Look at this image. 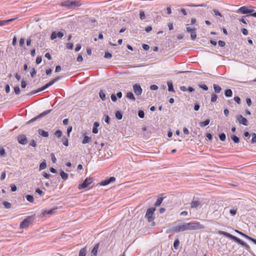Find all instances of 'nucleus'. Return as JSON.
<instances>
[{
  "label": "nucleus",
  "instance_id": "b1692460",
  "mask_svg": "<svg viewBox=\"0 0 256 256\" xmlns=\"http://www.w3.org/2000/svg\"><path fill=\"white\" fill-rule=\"evenodd\" d=\"M60 176L64 180H66L68 178V174L62 170L60 172Z\"/></svg>",
  "mask_w": 256,
  "mask_h": 256
},
{
  "label": "nucleus",
  "instance_id": "dca6fc26",
  "mask_svg": "<svg viewBox=\"0 0 256 256\" xmlns=\"http://www.w3.org/2000/svg\"><path fill=\"white\" fill-rule=\"evenodd\" d=\"M98 248H99V244L98 243L94 245V247L92 249V252H91V256H97V253H98Z\"/></svg>",
  "mask_w": 256,
  "mask_h": 256
},
{
  "label": "nucleus",
  "instance_id": "603ef678",
  "mask_svg": "<svg viewBox=\"0 0 256 256\" xmlns=\"http://www.w3.org/2000/svg\"><path fill=\"white\" fill-rule=\"evenodd\" d=\"M56 38H57L56 32H52L51 34V36H50L51 40H54V39H55Z\"/></svg>",
  "mask_w": 256,
  "mask_h": 256
},
{
  "label": "nucleus",
  "instance_id": "5701e85b",
  "mask_svg": "<svg viewBox=\"0 0 256 256\" xmlns=\"http://www.w3.org/2000/svg\"><path fill=\"white\" fill-rule=\"evenodd\" d=\"M224 94L226 97H231L232 95V92L230 89L226 90L225 91Z\"/></svg>",
  "mask_w": 256,
  "mask_h": 256
},
{
  "label": "nucleus",
  "instance_id": "0eeeda50",
  "mask_svg": "<svg viewBox=\"0 0 256 256\" xmlns=\"http://www.w3.org/2000/svg\"><path fill=\"white\" fill-rule=\"evenodd\" d=\"M52 110H46V111H44L43 112H42L41 114H40L39 115H38V116L32 118L31 120H30L29 121H28L27 122V124H30V123H32L34 122H35L36 120L44 116H46V114H48L50 112L52 111Z\"/></svg>",
  "mask_w": 256,
  "mask_h": 256
},
{
  "label": "nucleus",
  "instance_id": "e2e57ef3",
  "mask_svg": "<svg viewBox=\"0 0 256 256\" xmlns=\"http://www.w3.org/2000/svg\"><path fill=\"white\" fill-rule=\"evenodd\" d=\"M51 157H52V160L53 162V163H56V158L54 156V154H51Z\"/></svg>",
  "mask_w": 256,
  "mask_h": 256
},
{
  "label": "nucleus",
  "instance_id": "20e7f679",
  "mask_svg": "<svg viewBox=\"0 0 256 256\" xmlns=\"http://www.w3.org/2000/svg\"><path fill=\"white\" fill-rule=\"evenodd\" d=\"M34 216H27L23 221L20 224V228H26L28 227L30 223L34 220Z\"/></svg>",
  "mask_w": 256,
  "mask_h": 256
},
{
  "label": "nucleus",
  "instance_id": "e433bc0d",
  "mask_svg": "<svg viewBox=\"0 0 256 256\" xmlns=\"http://www.w3.org/2000/svg\"><path fill=\"white\" fill-rule=\"evenodd\" d=\"M219 138L220 140L224 142L226 140V136L224 133H222L219 134Z\"/></svg>",
  "mask_w": 256,
  "mask_h": 256
},
{
  "label": "nucleus",
  "instance_id": "de8ad7c7",
  "mask_svg": "<svg viewBox=\"0 0 256 256\" xmlns=\"http://www.w3.org/2000/svg\"><path fill=\"white\" fill-rule=\"evenodd\" d=\"M190 37L192 40H194L196 38V34L195 31L192 32L190 34Z\"/></svg>",
  "mask_w": 256,
  "mask_h": 256
},
{
  "label": "nucleus",
  "instance_id": "f03ea898",
  "mask_svg": "<svg viewBox=\"0 0 256 256\" xmlns=\"http://www.w3.org/2000/svg\"><path fill=\"white\" fill-rule=\"evenodd\" d=\"M218 233L220 234H222L227 238H230V239L234 240V242L238 243L239 244H241L242 246H244L246 248L250 251V246L245 242H243L242 240L240 239L239 238H237L236 236H234L232 234H231L230 233H228L227 232L222 231V230H219Z\"/></svg>",
  "mask_w": 256,
  "mask_h": 256
},
{
  "label": "nucleus",
  "instance_id": "6e6d98bb",
  "mask_svg": "<svg viewBox=\"0 0 256 256\" xmlns=\"http://www.w3.org/2000/svg\"><path fill=\"white\" fill-rule=\"evenodd\" d=\"M24 44V38H21L20 40V46L22 47H23Z\"/></svg>",
  "mask_w": 256,
  "mask_h": 256
},
{
  "label": "nucleus",
  "instance_id": "0e129e2a",
  "mask_svg": "<svg viewBox=\"0 0 256 256\" xmlns=\"http://www.w3.org/2000/svg\"><path fill=\"white\" fill-rule=\"evenodd\" d=\"M142 48L146 50H148L150 48V46L148 44H143L142 46Z\"/></svg>",
  "mask_w": 256,
  "mask_h": 256
},
{
  "label": "nucleus",
  "instance_id": "58836bf2",
  "mask_svg": "<svg viewBox=\"0 0 256 256\" xmlns=\"http://www.w3.org/2000/svg\"><path fill=\"white\" fill-rule=\"evenodd\" d=\"M186 26V31L188 32H192L195 31L196 30L195 28H190V26H189L188 24H187Z\"/></svg>",
  "mask_w": 256,
  "mask_h": 256
},
{
  "label": "nucleus",
  "instance_id": "2eb2a0df",
  "mask_svg": "<svg viewBox=\"0 0 256 256\" xmlns=\"http://www.w3.org/2000/svg\"><path fill=\"white\" fill-rule=\"evenodd\" d=\"M56 210V208L51 209L50 210H44L42 211L40 214V217L43 218L46 214H52Z\"/></svg>",
  "mask_w": 256,
  "mask_h": 256
},
{
  "label": "nucleus",
  "instance_id": "9d476101",
  "mask_svg": "<svg viewBox=\"0 0 256 256\" xmlns=\"http://www.w3.org/2000/svg\"><path fill=\"white\" fill-rule=\"evenodd\" d=\"M201 203L202 201L199 199L194 198L190 203V208H196L201 204Z\"/></svg>",
  "mask_w": 256,
  "mask_h": 256
},
{
  "label": "nucleus",
  "instance_id": "aec40b11",
  "mask_svg": "<svg viewBox=\"0 0 256 256\" xmlns=\"http://www.w3.org/2000/svg\"><path fill=\"white\" fill-rule=\"evenodd\" d=\"M213 86L215 92L219 94L222 90L221 87L220 86L216 84H214Z\"/></svg>",
  "mask_w": 256,
  "mask_h": 256
},
{
  "label": "nucleus",
  "instance_id": "bf43d9fd",
  "mask_svg": "<svg viewBox=\"0 0 256 256\" xmlns=\"http://www.w3.org/2000/svg\"><path fill=\"white\" fill-rule=\"evenodd\" d=\"M199 87L202 88L204 90H208V86L205 84H200Z\"/></svg>",
  "mask_w": 256,
  "mask_h": 256
},
{
  "label": "nucleus",
  "instance_id": "f3484780",
  "mask_svg": "<svg viewBox=\"0 0 256 256\" xmlns=\"http://www.w3.org/2000/svg\"><path fill=\"white\" fill-rule=\"evenodd\" d=\"M15 18H11L7 20H0V26L8 24L10 22L13 21Z\"/></svg>",
  "mask_w": 256,
  "mask_h": 256
},
{
  "label": "nucleus",
  "instance_id": "f704fd0d",
  "mask_svg": "<svg viewBox=\"0 0 256 256\" xmlns=\"http://www.w3.org/2000/svg\"><path fill=\"white\" fill-rule=\"evenodd\" d=\"M26 198L27 200L30 202H33L34 201V198L33 196L32 195H27L26 196Z\"/></svg>",
  "mask_w": 256,
  "mask_h": 256
},
{
  "label": "nucleus",
  "instance_id": "774afa93",
  "mask_svg": "<svg viewBox=\"0 0 256 256\" xmlns=\"http://www.w3.org/2000/svg\"><path fill=\"white\" fill-rule=\"evenodd\" d=\"M218 45L220 46V47H223L225 45V42H224L222 41V40H219L218 42Z\"/></svg>",
  "mask_w": 256,
  "mask_h": 256
},
{
  "label": "nucleus",
  "instance_id": "6ab92c4d",
  "mask_svg": "<svg viewBox=\"0 0 256 256\" xmlns=\"http://www.w3.org/2000/svg\"><path fill=\"white\" fill-rule=\"evenodd\" d=\"M38 134L41 135L42 136L47 138L48 136V132L44 131L42 130H38Z\"/></svg>",
  "mask_w": 256,
  "mask_h": 256
},
{
  "label": "nucleus",
  "instance_id": "a18cd8bd",
  "mask_svg": "<svg viewBox=\"0 0 256 256\" xmlns=\"http://www.w3.org/2000/svg\"><path fill=\"white\" fill-rule=\"evenodd\" d=\"M3 204L4 206V207L6 208H10L11 207V204L10 202H3Z\"/></svg>",
  "mask_w": 256,
  "mask_h": 256
},
{
  "label": "nucleus",
  "instance_id": "473e14b6",
  "mask_svg": "<svg viewBox=\"0 0 256 256\" xmlns=\"http://www.w3.org/2000/svg\"><path fill=\"white\" fill-rule=\"evenodd\" d=\"M42 89V88H38L37 90H33L32 92H30L28 93V96H32V94H36L38 92H42V91H43L44 90H41Z\"/></svg>",
  "mask_w": 256,
  "mask_h": 256
},
{
  "label": "nucleus",
  "instance_id": "9b49d317",
  "mask_svg": "<svg viewBox=\"0 0 256 256\" xmlns=\"http://www.w3.org/2000/svg\"><path fill=\"white\" fill-rule=\"evenodd\" d=\"M18 142L22 145H25L28 143V140L25 135L20 134L18 136Z\"/></svg>",
  "mask_w": 256,
  "mask_h": 256
},
{
  "label": "nucleus",
  "instance_id": "6e6552de",
  "mask_svg": "<svg viewBox=\"0 0 256 256\" xmlns=\"http://www.w3.org/2000/svg\"><path fill=\"white\" fill-rule=\"evenodd\" d=\"M92 182L93 180L92 178H87L82 184L78 185V188L80 190L85 188L90 185Z\"/></svg>",
  "mask_w": 256,
  "mask_h": 256
},
{
  "label": "nucleus",
  "instance_id": "7ed1b4c3",
  "mask_svg": "<svg viewBox=\"0 0 256 256\" xmlns=\"http://www.w3.org/2000/svg\"><path fill=\"white\" fill-rule=\"evenodd\" d=\"M82 5V3L79 0H66L61 4V6L68 8L74 9Z\"/></svg>",
  "mask_w": 256,
  "mask_h": 256
},
{
  "label": "nucleus",
  "instance_id": "f257e3e1",
  "mask_svg": "<svg viewBox=\"0 0 256 256\" xmlns=\"http://www.w3.org/2000/svg\"><path fill=\"white\" fill-rule=\"evenodd\" d=\"M204 226L198 222H185L182 224L178 225L174 228V231L176 232H184L186 230H197L204 229Z\"/></svg>",
  "mask_w": 256,
  "mask_h": 256
},
{
  "label": "nucleus",
  "instance_id": "bb28decb",
  "mask_svg": "<svg viewBox=\"0 0 256 256\" xmlns=\"http://www.w3.org/2000/svg\"><path fill=\"white\" fill-rule=\"evenodd\" d=\"M162 200H163L162 198H158L156 202L154 204V206H160L161 204Z\"/></svg>",
  "mask_w": 256,
  "mask_h": 256
},
{
  "label": "nucleus",
  "instance_id": "a19ab883",
  "mask_svg": "<svg viewBox=\"0 0 256 256\" xmlns=\"http://www.w3.org/2000/svg\"><path fill=\"white\" fill-rule=\"evenodd\" d=\"M237 212V208L231 209L230 210V214L232 216H234L236 214Z\"/></svg>",
  "mask_w": 256,
  "mask_h": 256
},
{
  "label": "nucleus",
  "instance_id": "c9c22d12",
  "mask_svg": "<svg viewBox=\"0 0 256 256\" xmlns=\"http://www.w3.org/2000/svg\"><path fill=\"white\" fill-rule=\"evenodd\" d=\"M62 132L60 130H57L54 133V135L58 138H60L62 136Z\"/></svg>",
  "mask_w": 256,
  "mask_h": 256
},
{
  "label": "nucleus",
  "instance_id": "2f4dec72",
  "mask_svg": "<svg viewBox=\"0 0 256 256\" xmlns=\"http://www.w3.org/2000/svg\"><path fill=\"white\" fill-rule=\"evenodd\" d=\"M231 138L235 143H238L240 142L239 138L235 135L232 136Z\"/></svg>",
  "mask_w": 256,
  "mask_h": 256
},
{
  "label": "nucleus",
  "instance_id": "72a5a7b5",
  "mask_svg": "<svg viewBox=\"0 0 256 256\" xmlns=\"http://www.w3.org/2000/svg\"><path fill=\"white\" fill-rule=\"evenodd\" d=\"M218 98V96L216 94H212L211 96V102H214L216 101Z\"/></svg>",
  "mask_w": 256,
  "mask_h": 256
},
{
  "label": "nucleus",
  "instance_id": "052dcab7",
  "mask_svg": "<svg viewBox=\"0 0 256 256\" xmlns=\"http://www.w3.org/2000/svg\"><path fill=\"white\" fill-rule=\"evenodd\" d=\"M242 32L244 36H247L248 34V31L245 28H243L242 29Z\"/></svg>",
  "mask_w": 256,
  "mask_h": 256
},
{
  "label": "nucleus",
  "instance_id": "a211bd4d",
  "mask_svg": "<svg viewBox=\"0 0 256 256\" xmlns=\"http://www.w3.org/2000/svg\"><path fill=\"white\" fill-rule=\"evenodd\" d=\"M100 98L104 101L106 100V91L104 90H100L99 92Z\"/></svg>",
  "mask_w": 256,
  "mask_h": 256
},
{
  "label": "nucleus",
  "instance_id": "1a4fd4ad",
  "mask_svg": "<svg viewBox=\"0 0 256 256\" xmlns=\"http://www.w3.org/2000/svg\"><path fill=\"white\" fill-rule=\"evenodd\" d=\"M61 78V77L60 76H57L55 78L51 80L49 82L46 84L45 86L42 87L41 90H45L46 88H48L49 86H52L53 84H54L56 82H58Z\"/></svg>",
  "mask_w": 256,
  "mask_h": 256
},
{
  "label": "nucleus",
  "instance_id": "4468645a",
  "mask_svg": "<svg viewBox=\"0 0 256 256\" xmlns=\"http://www.w3.org/2000/svg\"><path fill=\"white\" fill-rule=\"evenodd\" d=\"M116 180V178L114 176H112L110 178H109L106 179L104 180H102L100 182V184L102 186H106L108 184H109L114 182Z\"/></svg>",
  "mask_w": 256,
  "mask_h": 256
},
{
  "label": "nucleus",
  "instance_id": "69168bd1",
  "mask_svg": "<svg viewBox=\"0 0 256 256\" xmlns=\"http://www.w3.org/2000/svg\"><path fill=\"white\" fill-rule=\"evenodd\" d=\"M234 100L238 104H240V98L238 96H235L234 98Z\"/></svg>",
  "mask_w": 256,
  "mask_h": 256
},
{
  "label": "nucleus",
  "instance_id": "a878e982",
  "mask_svg": "<svg viewBox=\"0 0 256 256\" xmlns=\"http://www.w3.org/2000/svg\"><path fill=\"white\" fill-rule=\"evenodd\" d=\"M126 97L130 99V100H135V98L134 96V94L132 92H128L127 94H126Z\"/></svg>",
  "mask_w": 256,
  "mask_h": 256
},
{
  "label": "nucleus",
  "instance_id": "c756f323",
  "mask_svg": "<svg viewBox=\"0 0 256 256\" xmlns=\"http://www.w3.org/2000/svg\"><path fill=\"white\" fill-rule=\"evenodd\" d=\"M180 245V241L178 239H176L174 241V247L176 250H177Z\"/></svg>",
  "mask_w": 256,
  "mask_h": 256
},
{
  "label": "nucleus",
  "instance_id": "ddd939ff",
  "mask_svg": "<svg viewBox=\"0 0 256 256\" xmlns=\"http://www.w3.org/2000/svg\"><path fill=\"white\" fill-rule=\"evenodd\" d=\"M134 91L137 96H140L142 92V89L138 84H135L133 86Z\"/></svg>",
  "mask_w": 256,
  "mask_h": 256
},
{
  "label": "nucleus",
  "instance_id": "680f3d73",
  "mask_svg": "<svg viewBox=\"0 0 256 256\" xmlns=\"http://www.w3.org/2000/svg\"><path fill=\"white\" fill-rule=\"evenodd\" d=\"M150 90H156L158 89V86L156 84H152V85L150 86Z\"/></svg>",
  "mask_w": 256,
  "mask_h": 256
},
{
  "label": "nucleus",
  "instance_id": "393cba45",
  "mask_svg": "<svg viewBox=\"0 0 256 256\" xmlns=\"http://www.w3.org/2000/svg\"><path fill=\"white\" fill-rule=\"evenodd\" d=\"M46 168V161L42 162L40 165L39 170H42Z\"/></svg>",
  "mask_w": 256,
  "mask_h": 256
},
{
  "label": "nucleus",
  "instance_id": "8fccbe9b",
  "mask_svg": "<svg viewBox=\"0 0 256 256\" xmlns=\"http://www.w3.org/2000/svg\"><path fill=\"white\" fill-rule=\"evenodd\" d=\"M104 57L106 58L110 59L112 58V54L109 52H105Z\"/></svg>",
  "mask_w": 256,
  "mask_h": 256
},
{
  "label": "nucleus",
  "instance_id": "49530a36",
  "mask_svg": "<svg viewBox=\"0 0 256 256\" xmlns=\"http://www.w3.org/2000/svg\"><path fill=\"white\" fill-rule=\"evenodd\" d=\"M244 238H246L247 239L252 241L254 243L256 244V239H254V238H252L249 236L248 235H244Z\"/></svg>",
  "mask_w": 256,
  "mask_h": 256
},
{
  "label": "nucleus",
  "instance_id": "423d86ee",
  "mask_svg": "<svg viewBox=\"0 0 256 256\" xmlns=\"http://www.w3.org/2000/svg\"><path fill=\"white\" fill-rule=\"evenodd\" d=\"M254 12V10L252 7L242 6L238 8L237 11L238 13H240L242 14H248L252 13Z\"/></svg>",
  "mask_w": 256,
  "mask_h": 256
},
{
  "label": "nucleus",
  "instance_id": "7c9ffc66",
  "mask_svg": "<svg viewBox=\"0 0 256 256\" xmlns=\"http://www.w3.org/2000/svg\"><path fill=\"white\" fill-rule=\"evenodd\" d=\"M116 117L118 120H121L122 118V112L120 111H117L116 112Z\"/></svg>",
  "mask_w": 256,
  "mask_h": 256
},
{
  "label": "nucleus",
  "instance_id": "4c0bfd02",
  "mask_svg": "<svg viewBox=\"0 0 256 256\" xmlns=\"http://www.w3.org/2000/svg\"><path fill=\"white\" fill-rule=\"evenodd\" d=\"M62 142L64 146H68V142L66 138H62Z\"/></svg>",
  "mask_w": 256,
  "mask_h": 256
},
{
  "label": "nucleus",
  "instance_id": "338daca9",
  "mask_svg": "<svg viewBox=\"0 0 256 256\" xmlns=\"http://www.w3.org/2000/svg\"><path fill=\"white\" fill-rule=\"evenodd\" d=\"M81 45L80 44H77L76 46V48H75V51L76 52H78L81 48Z\"/></svg>",
  "mask_w": 256,
  "mask_h": 256
},
{
  "label": "nucleus",
  "instance_id": "f8f14e48",
  "mask_svg": "<svg viewBox=\"0 0 256 256\" xmlns=\"http://www.w3.org/2000/svg\"><path fill=\"white\" fill-rule=\"evenodd\" d=\"M236 120L240 124H242L244 126L248 125V121L247 119L243 117L242 115H238L236 116Z\"/></svg>",
  "mask_w": 256,
  "mask_h": 256
},
{
  "label": "nucleus",
  "instance_id": "4d7b16f0",
  "mask_svg": "<svg viewBox=\"0 0 256 256\" xmlns=\"http://www.w3.org/2000/svg\"><path fill=\"white\" fill-rule=\"evenodd\" d=\"M42 60V58L41 56H38L36 59V64H40Z\"/></svg>",
  "mask_w": 256,
  "mask_h": 256
},
{
  "label": "nucleus",
  "instance_id": "5fc2aeb1",
  "mask_svg": "<svg viewBox=\"0 0 256 256\" xmlns=\"http://www.w3.org/2000/svg\"><path fill=\"white\" fill-rule=\"evenodd\" d=\"M12 192H16L17 190V188L15 184H12L10 186Z\"/></svg>",
  "mask_w": 256,
  "mask_h": 256
},
{
  "label": "nucleus",
  "instance_id": "13d9d810",
  "mask_svg": "<svg viewBox=\"0 0 256 256\" xmlns=\"http://www.w3.org/2000/svg\"><path fill=\"white\" fill-rule=\"evenodd\" d=\"M36 70L34 68H32V71L30 72V76L32 78H33L36 74Z\"/></svg>",
  "mask_w": 256,
  "mask_h": 256
},
{
  "label": "nucleus",
  "instance_id": "3c124183",
  "mask_svg": "<svg viewBox=\"0 0 256 256\" xmlns=\"http://www.w3.org/2000/svg\"><path fill=\"white\" fill-rule=\"evenodd\" d=\"M140 18L142 20H143L145 18L146 16H145V14H144V11H140Z\"/></svg>",
  "mask_w": 256,
  "mask_h": 256
},
{
  "label": "nucleus",
  "instance_id": "4be33fe9",
  "mask_svg": "<svg viewBox=\"0 0 256 256\" xmlns=\"http://www.w3.org/2000/svg\"><path fill=\"white\" fill-rule=\"evenodd\" d=\"M210 122V120L209 119H208L204 122H200V126L201 127H204L208 125Z\"/></svg>",
  "mask_w": 256,
  "mask_h": 256
},
{
  "label": "nucleus",
  "instance_id": "cd10ccee",
  "mask_svg": "<svg viewBox=\"0 0 256 256\" xmlns=\"http://www.w3.org/2000/svg\"><path fill=\"white\" fill-rule=\"evenodd\" d=\"M86 250L85 248H82L79 253L78 256H86Z\"/></svg>",
  "mask_w": 256,
  "mask_h": 256
},
{
  "label": "nucleus",
  "instance_id": "37998d69",
  "mask_svg": "<svg viewBox=\"0 0 256 256\" xmlns=\"http://www.w3.org/2000/svg\"><path fill=\"white\" fill-rule=\"evenodd\" d=\"M138 116L140 118H144V112L142 110H140L138 112Z\"/></svg>",
  "mask_w": 256,
  "mask_h": 256
},
{
  "label": "nucleus",
  "instance_id": "c03bdc74",
  "mask_svg": "<svg viewBox=\"0 0 256 256\" xmlns=\"http://www.w3.org/2000/svg\"><path fill=\"white\" fill-rule=\"evenodd\" d=\"M252 139L251 140V142L252 144H254L256 142V134L255 133H253L252 134Z\"/></svg>",
  "mask_w": 256,
  "mask_h": 256
},
{
  "label": "nucleus",
  "instance_id": "79ce46f5",
  "mask_svg": "<svg viewBox=\"0 0 256 256\" xmlns=\"http://www.w3.org/2000/svg\"><path fill=\"white\" fill-rule=\"evenodd\" d=\"M0 155L3 157L6 156V154L5 150L3 148H0Z\"/></svg>",
  "mask_w": 256,
  "mask_h": 256
},
{
  "label": "nucleus",
  "instance_id": "ea45409f",
  "mask_svg": "<svg viewBox=\"0 0 256 256\" xmlns=\"http://www.w3.org/2000/svg\"><path fill=\"white\" fill-rule=\"evenodd\" d=\"M64 34V30L60 31L56 33L57 37L59 38H62Z\"/></svg>",
  "mask_w": 256,
  "mask_h": 256
},
{
  "label": "nucleus",
  "instance_id": "864d4df0",
  "mask_svg": "<svg viewBox=\"0 0 256 256\" xmlns=\"http://www.w3.org/2000/svg\"><path fill=\"white\" fill-rule=\"evenodd\" d=\"M74 45L72 43H68L66 44V48L68 50H72Z\"/></svg>",
  "mask_w": 256,
  "mask_h": 256
},
{
  "label": "nucleus",
  "instance_id": "39448f33",
  "mask_svg": "<svg viewBox=\"0 0 256 256\" xmlns=\"http://www.w3.org/2000/svg\"><path fill=\"white\" fill-rule=\"evenodd\" d=\"M156 208H150L147 210L145 218L148 220V222H152L154 218V214Z\"/></svg>",
  "mask_w": 256,
  "mask_h": 256
},
{
  "label": "nucleus",
  "instance_id": "c85d7f7f",
  "mask_svg": "<svg viewBox=\"0 0 256 256\" xmlns=\"http://www.w3.org/2000/svg\"><path fill=\"white\" fill-rule=\"evenodd\" d=\"M168 90L170 92H174L172 83L170 82H168Z\"/></svg>",
  "mask_w": 256,
  "mask_h": 256
},
{
  "label": "nucleus",
  "instance_id": "412c9836",
  "mask_svg": "<svg viewBox=\"0 0 256 256\" xmlns=\"http://www.w3.org/2000/svg\"><path fill=\"white\" fill-rule=\"evenodd\" d=\"M91 139H92L91 137L85 136H84V139H83L82 141V143L83 144H88V143L90 142V141Z\"/></svg>",
  "mask_w": 256,
  "mask_h": 256
},
{
  "label": "nucleus",
  "instance_id": "09e8293b",
  "mask_svg": "<svg viewBox=\"0 0 256 256\" xmlns=\"http://www.w3.org/2000/svg\"><path fill=\"white\" fill-rule=\"evenodd\" d=\"M14 90L16 94H20V90L18 86H15L14 88Z\"/></svg>",
  "mask_w": 256,
  "mask_h": 256
}]
</instances>
